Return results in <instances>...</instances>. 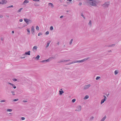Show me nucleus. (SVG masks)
<instances>
[{
    "mask_svg": "<svg viewBox=\"0 0 121 121\" xmlns=\"http://www.w3.org/2000/svg\"><path fill=\"white\" fill-rule=\"evenodd\" d=\"M70 60V59H68V60H64V62H68Z\"/></svg>",
    "mask_w": 121,
    "mask_h": 121,
    "instance_id": "30",
    "label": "nucleus"
},
{
    "mask_svg": "<svg viewBox=\"0 0 121 121\" xmlns=\"http://www.w3.org/2000/svg\"><path fill=\"white\" fill-rule=\"evenodd\" d=\"M64 60H61L59 61V63H61V62H64Z\"/></svg>",
    "mask_w": 121,
    "mask_h": 121,
    "instance_id": "27",
    "label": "nucleus"
},
{
    "mask_svg": "<svg viewBox=\"0 0 121 121\" xmlns=\"http://www.w3.org/2000/svg\"><path fill=\"white\" fill-rule=\"evenodd\" d=\"M22 21V19H20L19 20V21L20 22H21Z\"/></svg>",
    "mask_w": 121,
    "mask_h": 121,
    "instance_id": "51",
    "label": "nucleus"
},
{
    "mask_svg": "<svg viewBox=\"0 0 121 121\" xmlns=\"http://www.w3.org/2000/svg\"><path fill=\"white\" fill-rule=\"evenodd\" d=\"M13 7V5H11V6H9L8 7H7V8H10L11 7Z\"/></svg>",
    "mask_w": 121,
    "mask_h": 121,
    "instance_id": "35",
    "label": "nucleus"
},
{
    "mask_svg": "<svg viewBox=\"0 0 121 121\" xmlns=\"http://www.w3.org/2000/svg\"><path fill=\"white\" fill-rule=\"evenodd\" d=\"M39 57H40L39 56V55H38L37 56L35 57V59H36L37 60H38L39 59Z\"/></svg>",
    "mask_w": 121,
    "mask_h": 121,
    "instance_id": "19",
    "label": "nucleus"
},
{
    "mask_svg": "<svg viewBox=\"0 0 121 121\" xmlns=\"http://www.w3.org/2000/svg\"><path fill=\"white\" fill-rule=\"evenodd\" d=\"M45 34L47 35L49 34V32L48 31H47L45 33Z\"/></svg>",
    "mask_w": 121,
    "mask_h": 121,
    "instance_id": "43",
    "label": "nucleus"
},
{
    "mask_svg": "<svg viewBox=\"0 0 121 121\" xmlns=\"http://www.w3.org/2000/svg\"><path fill=\"white\" fill-rule=\"evenodd\" d=\"M36 30H38L39 29V26H36Z\"/></svg>",
    "mask_w": 121,
    "mask_h": 121,
    "instance_id": "29",
    "label": "nucleus"
},
{
    "mask_svg": "<svg viewBox=\"0 0 121 121\" xmlns=\"http://www.w3.org/2000/svg\"><path fill=\"white\" fill-rule=\"evenodd\" d=\"M89 58V57H87V58H85L82 60H78V62L80 63V62H84L85 61H86L87 60H88Z\"/></svg>",
    "mask_w": 121,
    "mask_h": 121,
    "instance_id": "4",
    "label": "nucleus"
},
{
    "mask_svg": "<svg viewBox=\"0 0 121 121\" xmlns=\"http://www.w3.org/2000/svg\"><path fill=\"white\" fill-rule=\"evenodd\" d=\"M94 118V117H90V120H92Z\"/></svg>",
    "mask_w": 121,
    "mask_h": 121,
    "instance_id": "40",
    "label": "nucleus"
},
{
    "mask_svg": "<svg viewBox=\"0 0 121 121\" xmlns=\"http://www.w3.org/2000/svg\"><path fill=\"white\" fill-rule=\"evenodd\" d=\"M111 50H110V51H108V52H111Z\"/></svg>",
    "mask_w": 121,
    "mask_h": 121,
    "instance_id": "59",
    "label": "nucleus"
},
{
    "mask_svg": "<svg viewBox=\"0 0 121 121\" xmlns=\"http://www.w3.org/2000/svg\"><path fill=\"white\" fill-rule=\"evenodd\" d=\"M57 44L59 45V42H58L57 43Z\"/></svg>",
    "mask_w": 121,
    "mask_h": 121,
    "instance_id": "58",
    "label": "nucleus"
},
{
    "mask_svg": "<svg viewBox=\"0 0 121 121\" xmlns=\"http://www.w3.org/2000/svg\"><path fill=\"white\" fill-rule=\"evenodd\" d=\"M30 51H29L28 52H26L24 54V55H30Z\"/></svg>",
    "mask_w": 121,
    "mask_h": 121,
    "instance_id": "13",
    "label": "nucleus"
},
{
    "mask_svg": "<svg viewBox=\"0 0 121 121\" xmlns=\"http://www.w3.org/2000/svg\"><path fill=\"white\" fill-rule=\"evenodd\" d=\"M6 17H9V15H6Z\"/></svg>",
    "mask_w": 121,
    "mask_h": 121,
    "instance_id": "48",
    "label": "nucleus"
},
{
    "mask_svg": "<svg viewBox=\"0 0 121 121\" xmlns=\"http://www.w3.org/2000/svg\"><path fill=\"white\" fill-rule=\"evenodd\" d=\"M12 111V109H8L7 110V112H11Z\"/></svg>",
    "mask_w": 121,
    "mask_h": 121,
    "instance_id": "21",
    "label": "nucleus"
},
{
    "mask_svg": "<svg viewBox=\"0 0 121 121\" xmlns=\"http://www.w3.org/2000/svg\"><path fill=\"white\" fill-rule=\"evenodd\" d=\"M73 39H71V40H70V41L69 42V43L70 45H71L72 44V42L73 41Z\"/></svg>",
    "mask_w": 121,
    "mask_h": 121,
    "instance_id": "23",
    "label": "nucleus"
},
{
    "mask_svg": "<svg viewBox=\"0 0 121 121\" xmlns=\"http://www.w3.org/2000/svg\"><path fill=\"white\" fill-rule=\"evenodd\" d=\"M22 9H23V8H20L19 9V10H18V12H20L22 10Z\"/></svg>",
    "mask_w": 121,
    "mask_h": 121,
    "instance_id": "32",
    "label": "nucleus"
},
{
    "mask_svg": "<svg viewBox=\"0 0 121 121\" xmlns=\"http://www.w3.org/2000/svg\"><path fill=\"white\" fill-rule=\"evenodd\" d=\"M23 102H27V101H26V100H23Z\"/></svg>",
    "mask_w": 121,
    "mask_h": 121,
    "instance_id": "53",
    "label": "nucleus"
},
{
    "mask_svg": "<svg viewBox=\"0 0 121 121\" xmlns=\"http://www.w3.org/2000/svg\"><path fill=\"white\" fill-rule=\"evenodd\" d=\"M1 40L2 41L3 40V37H2L1 38Z\"/></svg>",
    "mask_w": 121,
    "mask_h": 121,
    "instance_id": "50",
    "label": "nucleus"
},
{
    "mask_svg": "<svg viewBox=\"0 0 121 121\" xmlns=\"http://www.w3.org/2000/svg\"><path fill=\"white\" fill-rule=\"evenodd\" d=\"M103 96L104 97V99H105V100H106V99H107V98H106V96L105 95H103Z\"/></svg>",
    "mask_w": 121,
    "mask_h": 121,
    "instance_id": "44",
    "label": "nucleus"
},
{
    "mask_svg": "<svg viewBox=\"0 0 121 121\" xmlns=\"http://www.w3.org/2000/svg\"><path fill=\"white\" fill-rule=\"evenodd\" d=\"M48 4L51 5L52 8H53L54 7L53 4L52 3H49Z\"/></svg>",
    "mask_w": 121,
    "mask_h": 121,
    "instance_id": "28",
    "label": "nucleus"
},
{
    "mask_svg": "<svg viewBox=\"0 0 121 121\" xmlns=\"http://www.w3.org/2000/svg\"><path fill=\"white\" fill-rule=\"evenodd\" d=\"M21 119L22 120H24L25 119V118L24 117H22L21 118Z\"/></svg>",
    "mask_w": 121,
    "mask_h": 121,
    "instance_id": "45",
    "label": "nucleus"
},
{
    "mask_svg": "<svg viewBox=\"0 0 121 121\" xmlns=\"http://www.w3.org/2000/svg\"><path fill=\"white\" fill-rule=\"evenodd\" d=\"M115 45V44H114L108 46V47H114Z\"/></svg>",
    "mask_w": 121,
    "mask_h": 121,
    "instance_id": "14",
    "label": "nucleus"
},
{
    "mask_svg": "<svg viewBox=\"0 0 121 121\" xmlns=\"http://www.w3.org/2000/svg\"><path fill=\"white\" fill-rule=\"evenodd\" d=\"M6 1L5 0H2L1 2H0V4H6Z\"/></svg>",
    "mask_w": 121,
    "mask_h": 121,
    "instance_id": "9",
    "label": "nucleus"
},
{
    "mask_svg": "<svg viewBox=\"0 0 121 121\" xmlns=\"http://www.w3.org/2000/svg\"><path fill=\"white\" fill-rule=\"evenodd\" d=\"M3 15H0V18H2L3 17Z\"/></svg>",
    "mask_w": 121,
    "mask_h": 121,
    "instance_id": "49",
    "label": "nucleus"
},
{
    "mask_svg": "<svg viewBox=\"0 0 121 121\" xmlns=\"http://www.w3.org/2000/svg\"><path fill=\"white\" fill-rule=\"evenodd\" d=\"M82 109V107L80 105H78L77 106L75 111L76 112H80Z\"/></svg>",
    "mask_w": 121,
    "mask_h": 121,
    "instance_id": "1",
    "label": "nucleus"
},
{
    "mask_svg": "<svg viewBox=\"0 0 121 121\" xmlns=\"http://www.w3.org/2000/svg\"><path fill=\"white\" fill-rule=\"evenodd\" d=\"M91 85L90 84L87 85H85L84 87V89L86 90L88 88L91 86Z\"/></svg>",
    "mask_w": 121,
    "mask_h": 121,
    "instance_id": "6",
    "label": "nucleus"
},
{
    "mask_svg": "<svg viewBox=\"0 0 121 121\" xmlns=\"http://www.w3.org/2000/svg\"><path fill=\"white\" fill-rule=\"evenodd\" d=\"M76 100L75 99H73L72 100V102L74 103L76 101Z\"/></svg>",
    "mask_w": 121,
    "mask_h": 121,
    "instance_id": "39",
    "label": "nucleus"
},
{
    "mask_svg": "<svg viewBox=\"0 0 121 121\" xmlns=\"http://www.w3.org/2000/svg\"><path fill=\"white\" fill-rule=\"evenodd\" d=\"M24 21L27 24H28L29 22L31 23L32 21L28 19H24Z\"/></svg>",
    "mask_w": 121,
    "mask_h": 121,
    "instance_id": "5",
    "label": "nucleus"
},
{
    "mask_svg": "<svg viewBox=\"0 0 121 121\" xmlns=\"http://www.w3.org/2000/svg\"><path fill=\"white\" fill-rule=\"evenodd\" d=\"M11 86L14 89H15L16 88V86L14 84H12Z\"/></svg>",
    "mask_w": 121,
    "mask_h": 121,
    "instance_id": "22",
    "label": "nucleus"
},
{
    "mask_svg": "<svg viewBox=\"0 0 121 121\" xmlns=\"http://www.w3.org/2000/svg\"><path fill=\"white\" fill-rule=\"evenodd\" d=\"M72 64H73V61L72 62L69 63L68 64H67V65H70Z\"/></svg>",
    "mask_w": 121,
    "mask_h": 121,
    "instance_id": "46",
    "label": "nucleus"
},
{
    "mask_svg": "<svg viewBox=\"0 0 121 121\" xmlns=\"http://www.w3.org/2000/svg\"><path fill=\"white\" fill-rule=\"evenodd\" d=\"M88 25L91 27V20H90L88 23Z\"/></svg>",
    "mask_w": 121,
    "mask_h": 121,
    "instance_id": "16",
    "label": "nucleus"
},
{
    "mask_svg": "<svg viewBox=\"0 0 121 121\" xmlns=\"http://www.w3.org/2000/svg\"><path fill=\"white\" fill-rule=\"evenodd\" d=\"M53 27L52 26H51L50 27V29L51 30H52L53 29Z\"/></svg>",
    "mask_w": 121,
    "mask_h": 121,
    "instance_id": "31",
    "label": "nucleus"
},
{
    "mask_svg": "<svg viewBox=\"0 0 121 121\" xmlns=\"http://www.w3.org/2000/svg\"><path fill=\"white\" fill-rule=\"evenodd\" d=\"M106 100L105 99H102L101 102V104H102L103 103H104V102Z\"/></svg>",
    "mask_w": 121,
    "mask_h": 121,
    "instance_id": "15",
    "label": "nucleus"
},
{
    "mask_svg": "<svg viewBox=\"0 0 121 121\" xmlns=\"http://www.w3.org/2000/svg\"><path fill=\"white\" fill-rule=\"evenodd\" d=\"M81 16L83 18H85L84 17V16L83 14L82 13L81 14Z\"/></svg>",
    "mask_w": 121,
    "mask_h": 121,
    "instance_id": "42",
    "label": "nucleus"
},
{
    "mask_svg": "<svg viewBox=\"0 0 121 121\" xmlns=\"http://www.w3.org/2000/svg\"><path fill=\"white\" fill-rule=\"evenodd\" d=\"M89 3L91 5L96 6H97V5L96 4V2L95 0H94L90 2Z\"/></svg>",
    "mask_w": 121,
    "mask_h": 121,
    "instance_id": "2",
    "label": "nucleus"
},
{
    "mask_svg": "<svg viewBox=\"0 0 121 121\" xmlns=\"http://www.w3.org/2000/svg\"><path fill=\"white\" fill-rule=\"evenodd\" d=\"M82 3H81V2H79V4H78V5H82Z\"/></svg>",
    "mask_w": 121,
    "mask_h": 121,
    "instance_id": "47",
    "label": "nucleus"
},
{
    "mask_svg": "<svg viewBox=\"0 0 121 121\" xmlns=\"http://www.w3.org/2000/svg\"><path fill=\"white\" fill-rule=\"evenodd\" d=\"M114 73L115 75H116L118 73V72L117 70H115L114 71Z\"/></svg>",
    "mask_w": 121,
    "mask_h": 121,
    "instance_id": "26",
    "label": "nucleus"
},
{
    "mask_svg": "<svg viewBox=\"0 0 121 121\" xmlns=\"http://www.w3.org/2000/svg\"><path fill=\"white\" fill-rule=\"evenodd\" d=\"M78 63V60H75L73 61V63Z\"/></svg>",
    "mask_w": 121,
    "mask_h": 121,
    "instance_id": "25",
    "label": "nucleus"
},
{
    "mask_svg": "<svg viewBox=\"0 0 121 121\" xmlns=\"http://www.w3.org/2000/svg\"><path fill=\"white\" fill-rule=\"evenodd\" d=\"M14 33V31H12V33Z\"/></svg>",
    "mask_w": 121,
    "mask_h": 121,
    "instance_id": "56",
    "label": "nucleus"
},
{
    "mask_svg": "<svg viewBox=\"0 0 121 121\" xmlns=\"http://www.w3.org/2000/svg\"><path fill=\"white\" fill-rule=\"evenodd\" d=\"M8 84H10V85H12L13 84L11 83H10V82H8Z\"/></svg>",
    "mask_w": 121,
    "mask_h": 121,
    "instance_id": "52",
    "label": "nucleus"
},
{
    "mask_svg": "<svg viewBox=\"0 0 121 121\" xmlns=\"http://www.w3.org/2000/svg\"><path fill=\"white\" fill-rule=\"evenodd\" d=\"M63 16H60V18H62L63 17Z\"/></svg>",
    "mask_w": 121,
    "mask_h": 121,
    "instance_id": "55",
    "label": "nucleus"
},
{
    "mask_svg": "<svg viewBox=\"0 0 121 121\" xmlns=\"http://www.w3.org/2000/svg\"><path fill=\"white\" fill-rule=\"evenodd\" d=\"M51 42V41H48L47 43V44L46 46V48H47L48 47V46L49 45V44Z\"/></svg>",
    "mask_w": 121,
    "mask_h": 121,
    "instance_id": "11",
    "label": "nucleus"
},
{
    "mask_svg": "<svg viewBox=\"0 0 121 121\" xmlns=\"http://www.w3.org/2000/svg\"><path fill=\"white\" fill-rule=\"evenodd\" d=\"M100 78V77L97 76V77H96V80H98Z\"/></svg>",
    "mask_w": 121,
    "mask_h": 121,
    "instance_id": "38",
    "label": "nucleus"
},
{
    "mask_svg": "<svg viewBox=\"0 0 121 121\" xmlns=\"http://www.w3.org/2000/svg\"><path fill=\"white\" fill-rule=\"evenodd\" d=\"M18 100V99H15L13 100V101H17Z\"/></svg>",
    "mask_w": 121,
    "mask_h": 121,
    "instance_id": "37",
    "label": "nucleus"
},
{
    "mask_svg": "<svg viewBox=\"0 0 121 121\" xmlns=\"http://www.w3.org/2000/svg\"><path fill=\"white\" fill-rule=\"evenodd\" d=\"M29 2V0H25L23 2V4H26L28 3Z\"/></svg>",
    "mask_w": 121,
    "mask_h": 121,
    "instance_id": "10",
    "label": "nucleus"
},
{
    "mask_svg": "<svg viewBox=\"0 0 121 121\" xmlns=\"http://www.w3.org/2000/svg\"><path fill=\"white\" fill-rule=\"evenodd\" d=\"M11 93H12L13 95H15L14 92L13 91H11Z\"/></svg>",
    "mask_w": 121,
    "mask_h": 121,
    "instance_id": "34",
    "label": "nucleus"
},
{
    "mask_svg": "<svg viewBox=\"0 0 121 121\" xmlns=\"http://www.w3.org/2000/svg\"><path fill=\"white\" fill-rule=\"evenodd\" d=\"M68 0L69 2H70L72 0Z\"/></svg>",
    "mask_w": 121,
    "mask_h": 121,
    "instance_id": "57",
    "label": "nucleus"
},
{
    "mask_svg": "<svg viewBox=\"0 0 121 121\" xmlns=\"http://www.w3.org/2000/svg\"><path fill=\"white\" fill-rule=\"evenodd\" d=\"M31 31L32 32V34H34L35 32V29L34 27V26H32Z\"/></svg>",
    "mask_w": 121,
    "mask_h": 121,
    "instance_id": "7",
    "label": "nucleus"
},
{
    "mask_svg": "<svg viewBox=\"0 0 121 121\" xmlns=\"http://www.w3.org/2000/svg\"><path fill=\"white\" fill-rule=\"evenodd\" d=\"M37 48V47L36 46H34L33 48V49H36Z\"/></svg>",
    "mask_w": 121,
    "mask_h": 121,
    "instance_id": "24",
    "label": "nucleus"
},
{
    "mask_svg": "<svg viewBox=\"0 0 121 121\" xmlns=\"http://www.w3.org/2000/svg\"><path fill=\"white\" fill-rule=\"evenodd\" d=\"M109 5V2H107L103 4V5L104 7L106 8L108 7Z\"/></svg>",
    "mask_w": 121,
    "mask_h": 121,
    "instance_id": "3",
    "label": "nucleus"
},
{
    "mask_svg": "<svg viewBox=\"0 0 121 121\" xmlns=\"http://www.w3.org/2000/svg\"><path fill=\"white\" fill-rule=\"evenodd\" d=\"M27 31L28 32V33H27V34L29 35L30 34V29L29 28H27L26 29Z\"/></svg>",
    "mask_w": 121,
    "mask_h": 121,
    "instance_id": "18",
    "label": "nucleus"
},
{
    "mask_svg": "<svg viewBox=\"0 0 121 121\" xmlns=\"http://www.w3.org/2000/svg\"><path fill=\"white\" fill-rule=\"evenodd\" d=\"M6 102V100H2L0 101L1 103L4 102Z\"/></svg>",
    "mask_w": 121,
    "mask_h": 121,
    "instance_id": "33",
    "label": "nucleus"
},
{
    "mask_svg": "<svg viewBox=\"0 0 121 121\" xmlns=\"http://www.w3.org/2000/svg\"><path fill=\"white\" fill-rule=\"evenodd\" d=\"M106 118V116H105L104 117L101 119L100 121H104Z\"/></svg>",
    "mask_w": 121,
    "mask_h": 121,
    "instance_id": "12",
    "label": "nucleus"
},
{
    "mask_svg": "<svg viewBox=\"0 0 121 121\" xmlns=\"http://www.w3.org/2000/svg\"><path fill=\"white\" fill-rule=\"evenodd\" d=\"M21 58L22 59L24 58L25 57H21Z\"/></svg>",
    "mask_w": 121,
    "mask_h": 121,
    "instance_id": "54",
    "label": "nucleus"
},
{
    "mask_svg": "<svg viewBox=\"0 0 121 121\" xmlns=\"http://www.w3.org/2000/svg\"><path fill=\"white\" fill-rule=\"evenodd\" d=\"M9 113L10 114H11V113Z\"/></svg>",
    "mask_w": 121,
    "mask_h": 121,
    "instance_id": "60",
    "label": "nucleus"
},
{
    "mask_svg": "<svg viewBox=\"0 0 121 121\" xmlns=\"http://www.w3.org/2000/svg\"><path fill=\"white\" fill-rule=\"evenodd\" d=\"M12 80L14 82L16 81H17V79H15V78H14Z\"/></svg>",
    "mask_w": 121,
    "mask_h": 121,
    "instance_id": "41",
    "label": "nucleus"
},
{
    "mask_svg": "<svg viewBox=\"0 0 121 121\" xmlns=\"http://www.w3.org/2000/svg\"><path fill=\"white\" fill-rule=\"evenodd\" d=\"M89 98V96L88 95H87L85 96L84 97V99H88Z\"/></svg>",
    "mask_w": 121,
    "mask_h": 121,
    "instance_id": "20",
    "label": "nucleus"
},
{
    "mask_svg": "<svg viewBox=\"0 0 121 121\" xmlns=\"http://www.w3.org/2000/svg\"><path fill=\"white\" fill-rule=\"evenodd\" d=\"M50 58L45 60H43L41 61V62L42 63H46L50 61Z\"/></svg>",
    "mask_w": 121,
    "mask_h": 121,
    "instance_id": "8",
    "label": "nucleus"
},
{
    "mask_svg": "<svg viewBox=\"0 0 121 121\" xmlns=\"http://www.w3.org/2000/svg\"><path fill=\"white\" fill-rule=\"evenodd\" d=\"M43 34L41 33H40H40H39L38 34V36H40V35H42Z\"/></svg>",
    "mask_w": 121,
    "mask_h": 121,
    "instance_id": "36",
    "label": "nucleus"
},
{
    "mask_svg": "<svg viewBox=\"0 0 121 121\" xmlns=\"http://www.w3.org/2000/svg\"><path fill=\"white\" fill-rule=\"evenodd\" d=\"M59 92L60 95H61L62 94L64 93V92L63 91H59Z\"/></svg>",
    "mask_w": 121,
    "mask_h": 121,
    "instance_id": "17",
    "label": "nucleus"
},
{
    "mask_svg": "<svg viewBox=\"0 0 121 121\" xmlns=\"http://www.w3.org/2000/svg\"><path fill=\"white\" fill-rule=\"evenodd\" d=\"M61 90H62V89H61Z\"/></svg>",
    "mask_w": 121,
    "mask_h": 121,
    "instance_id": "61",
    "label": "nucleus"
}]
</instances>
